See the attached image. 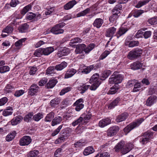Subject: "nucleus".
Instances as JSON below:
<instances>
[{"label":"nucleus","mask_w":157,"mask_h":157,"mask_svg":"<svg viewBox=\"0 0 157 157\" xmlns=\"http://www.w3.org/2000/svg\"><path fill=\"white\" fill-rule=\"evenodd\" d=\"M89 82L90 83H93L90 86V89L91 90H95L101 83L99 74L95 73L93 74L90 78Z\"/></svg>","instance_id":"1"},{"label":"nucleus","mask_w":157,"mask_h":157,"mask_svg":"<svg viewBox=\"0 0 157 157\" xmlns=\"http://www.w3.org/2000/svg\"><path fill=\"white\" fill-rule=\"evenodd\" d=\"M144 120L143 118H141L127 125L124 129V132L125 133V134L126 135L132 130L139 126Z\"/></svg>","instance_id":"2"},{"label":"nucleus","mask_w":157,"mask_h":157,"mask_svg":"<svg viewBox=\"0 0 157 157\" xmlns=\"http://www.w3.org/2000/svg\"><path fill=\"white\" fill-rule=\"evenodd\" d=\"M153 133L148 131L144 133L143 136L140 138L139 141L142 145H145L149 142L153 137Z\"/></svg>","instance_id":"3"},{"label":"nucleus","mask_w":157,"mask_h":157,"mask_svg":"<svg viewBox=\"0 0 157 157\" xmlns=\"http://www.w3.org/2000/svg\"><path fill=\"white\" fill-rule=\"evenodd\" d=\"M142 50L141 48H136L130 51L128 53L127 58L130 60L137 58L142 54Z\"/></svg>","instance_id":"4"},{"label":"nucleus","mask_w":157,"mask_h":157,"mask_svg":"<svg viewBox=\"0 0 157 157\" xmlns=\"http://www.w3.org/2000/svg\"><path fill=\"white\" fill-rule=\"evenodd\" d=\"M124 76L121 74L117 75H112L109 78V82L110 84H115L118 85L121 83L123 80Z\"/></svg>","instance_id":"5"},{"label":"nucleus","mask_w":157,"mask_h":157,"mask_svg":"<svg viewBox=\"0 0 157 157\" xmlns=\"http://www.w3.org/2000/svg\"><path fill=\"white\" fill-rule=\"evenodd\" d=\"M32 142V139L29 136H25L21 138L19 141V144L21 146L28 145Z\"/></svg>","instance_id":"6"},{"label":"nucleus","mask_w":157,"mask_h":157,"mask_svg":"<svg viewBox=\"0 0 157 157\" xmlns=\"http://www.w3.org/2000/svg\"><path fill=\"white\" fill-rule=\"evenodd\" d=\"M84 101L82 98H80L74 103L73 105L75 106V109L77 111H79L84 107Z\"/></svg>","instance_id":"7"},{"label":"nucleus","mask_w":157,"mask_h":157,"mask_svg":"<svg viewBox=\"0 0 157 157\" xmlns=\"http://www.w3.org/2000/svg\"><path fill=\"white\" fill-rule=\"evenodd\" d=\"M119 129V127L117 126H114L110 127L107 131L108 136L111 137L114 136L117 134Z\"/></svg>","instance_id":"8"},{"label":"nucleus","mask_w":157,"mask_h":157,"mask_svg":"<svg viewBox=\"0 0 157 157\" xmlns=\"http://www.w3.org/2000/svg\"><path fill=\"white\" fill-rule=\"evenodd\" d=\"M39 87L36 85L33 84L30 87L28 91L29 94L34 96L39 91Z\"/></svg>","instance_id":"9"},{"label":"nucleus","mask_w":157,"mask_h":157,"mask_svg":"<svg viewBox=\"0 0 157 157\" xmlns=\"http://www.w3.org/2000/svg\"><path fill=\"white\" fill-rule=\"evenodd\" d=\"M116 28L114 27H111L107 29L105 32L106 36L107 37H111L110 40L111 39L116 32Z\"/></svg>","instance_id":"10"},{"label":"nucleus","mask_w":157,"mask_h":157,"mask_svg":"<svg viewBox=\"0 0 157 157\" xmlns=\"http://www.w3.org/2000/svg\"><path fill=\"white\" fill-rule=\"evenodd\" d=\"M13 30V28L10 25L6 26L2 31V33L1 34L2 37H5L8 34L11 33Z\"/></svg>","instance_id":"11"},{"label":"nucleus","mask_w":157,"mask_h":157,"mask_svg":"<svg viewBox=\"0 0 157 157\" xmlns=\"http://www.w3.org/2000/svg\"><path fill=\"white\" fill-rule=\"evenodd\" d=\"M111 119L109 118H104L99 121V126L103 128L111 123Z\"/></svg>","instance_id":"12"},{"label":"nucleus","mask_w":157,"mask_h":157,"mask_svg":"<svg viewBox=\"0 0 157 157\" xmlns=\"http://www.w3.org/2000/svg\"><path fill=\"white\" fill-rule=\"evenodd\" d=\"M5 64L4 61H0V73H3L9 71V67L7 66H4Z\"/></svg>","instance_id":"13"},{"label":"nucleus","mask_w":157,"mask_h":157,"mask_svg":"<svg viewBox=\"0 0 157 157\" xmlns=\"http://www.w3.org/2000/svg\"><path fill=\"white\" fill-rule=\"evenodd\" d=\"M50 31L51 33L56 35L63 33L64 32L63 29H60L57 25L52 27Z\"/></svg>","instance_id":"14"},{"label":"nucleus","mask_w":157,"mask_h":157,"mask_svg":"<svg viewBox=\"0 0 157 157\" xmlns=\"http://www.w3.org/2000/svg\"><path fill=\"white\" fill-rule=\"evenodd\" d=\"M56 12L55 7L53 6H47L45 8L44 12L46 15H51Z\"/></svg>","instance_id":"15"},{"label":"nucleus","mask_w":157,"mask_h":157,"mask_svg":"<svg viewBox=\"0 0 157 157\" xmlns=\"http://www.w3.org/2000/svg\"><path fill=\"white\" fill-rule=\"evenodd\" d=\"M23 119V117L19 115L13 118L10 122L12 125H15L19 124Z\"/></svg>","instance_id":"16"},{"label":"nucleus","mask_w":157,"mask_h":157,"mask_svg":"<svg viewBox=\"0 0 157 157\" xmlns=\"http://www.w3.org/2000/svg\"><path fill=\"white\" fill-rule=\"evenodd\" d=\"M128 30L127 27H120L117 31L115 36L118 38L120 37L124 34Z\"/></svg>","instance_id":"17"},{"label":"nucleus","mask_w":157,"mask_h":157,"mask_svg":"<svg viewBox=\"0 0 157 157\" xmlns=\"http://www.w3.org/2000/svg\"><path fill=\"white\" fill-rule=\"evenodd\" d=\"M76 70L74 68L68 69L65 75L64 78H67L71 77L76 73Z\"/></svg>","instance_id":"18"},{"label":"nucleus","mask_w":157,"mask_h":157,"mask_svg":"<svg viewBox=\"0 0 157 157\" xmlns=\"http://www.w3.org/2000/svg\"><path fill=\"white\" fill-rule=\"evenodd\" d=\"M157 97L155 95L150 96L146 101V104L147 106H151L156 101Z\"/></svg>","instance_id":"19"},{"label":"nucleus","mask_w":157,"mask_h":157,"mask_svg":"<svg viewBox=\"0 0 157 157\" xmlns=\"http://www.w3.org/2000/svg\"><path fill=\"white\" fill-rule=\"evenodd\" d=\"M77 3L75 0H72L67 3L64 6V8L65 10H69L72 8Z\"/></svg>","instance_id":"20"},{"label":"nucleus","mask_w":157,"mask_h":157,"mask_svg":"<svg viewBox=\"0 0 157 157\" xmlns=\"http://www.w3.org/2000/svg\"><path fill=\"white\" fill-rule=\"evenodd\" d=\"M58 81L56 79L51 78L50 79L47 84L46 86L48 88L51 89L54 87L57 83Z\"/></svg>","instance_id":"21"},{"label":"nucleus","mask_w":157,"mask_h":157,"mask_svg":"<svg viewBox=\"0 0 157 157\" xmlns=\"http://www.w3.org/2000/svg\"><path fill=\"white\" fill-rule=\"evenodd\" d=\"M128 117V113H124L118 115L116 119L117 122H120L125 120Z\"/></svg>","instance_id":"22"},{"label":"nucleus","mask_w":157,"mask_h":157,"mask_svg":"<svg viewBox=\"0 0 157 157\" xmlns=\"http://www.w3.org/2000/svg\"><path fill=\"white\" fill-rule=\"evenodd\" d=\"M142 66V64L139 61H136L130 65L131 68L133 70H136L140 69Z\"/></svg>","instance_id":"23"},{"label":"nucleus","mask_w":157,"mask_h":157,"mask_svg":"<svg viewBox=\"0 0 157 157\" xmlns=\"http://www.w3.org/2000/svg\"><path fill=\"white\" fill-rule=\"evenodd\" d=\"M95 46V44L94 43L90 44L86 47L85 45V47L83 48V50L86 53L88 54L94 48Z\"/></svg>","instance_id":"24"},{"label":"nucleus","mask_w":157,"mask_h":157,"mask_svg":"<svg viewBox=\"0 0 157 157\" xmlns=\"http://www.w3.org/2000/svg\"><path fill=\"white\" fill-rule=\"evenodd\" d=\"M16 135L15 131H13L9 133L6 136V140L7 141L10 142L14 139Z\"/></svg>","instance_id":"25"},{"label":"nucleus","mask_w":157,"mask_h":157,"mask_svg":"<svg viewBox=\"0 0 157 157\" xmlns=\"http://www.w3.org/2000/svg\"><path fill=\"white\" fill-rule=\"evenodd\" d=\"M13 109L11 107H8L4 109L2 112V115L4 116H7L12 114Z\"/></svg>","instance_id":"26"},{"label":"nucleus","mask_w":157,"mask_h":157,"mask_svg":"<svg viewBox=\"0 0 157 157\" xmlns=\"http://www.w3.org/2000/svg\"><path fill=\"white\" fill-rule=\"evenodd\" d=\"M103 23V20L100 18H97L94 21L93 25L94 27L98 28H100Z\"/></svg>","instance_id":"27"},{"label":"nucleus","mask_w":157,"mask_h":157,"mask_svg":"<svg viewBox=\"0 0 157 157\" xmlns=\"http://www.w3.org/2000/svg\"><path fill=\"white\" fill-rule=\"evenodd\" d=\"M94 151V149L92 146H89L84 150L83 154L85 155H87L92 153Z\"/></svg>","instance_id":"28"},{"label":"nucleus","mask_w":157,"mask_h":157,"mask_svg":"<svg viewBox=\"0 0 157 157\" xmlns=\"http://www.w3.org/2000/svg\"><path fill=\"white\" fill-rule=\"evenodd\" d=\"M120 101V98H117L108 105V109H110L113 108L115 106L117 105Z\"/></svg>","instance_id":"29"},{"label":"nucleus","mask_w":157,"mask_h":157,"mask_svg":"<svg viewBox=\"0 0 157 157\" xmlns=\"http://www.w3.org/2000/svg\"><path fill=\"white\" fill-rule=\"evenodd\" d=\"M44 117V113L42 112H39L35 114L33 117V119L36 121H39Z\"/></svg>","instance_id":"30"},{"label":"nucleus","mask_w":157,"mask_h":157,"mask_svg":"<svg viewBox=\"0 0 157 157\" xmlns=\"http://www.w3.org/2000/svg\"><path fill=\"white\" fill-rule=\"evenodd\" d=\"M69 53V49L64 47L58 53V55L59 57H61L63 56L67 55Z\"/></svg>","instance_id":"31"},{"label":"nucleus","mask_w":157,"mask_h":157,"mask_svg":"<svg viewBox=\"0 0 157 157\" xmlns=\"http://www.w3.org/2000/svg\"><path fill=\"white\" fill-rule=\"evenodd\" d=\"M55 67L51 66L48 67L47 69L46 74L48 75L53 76L56 73L55 70Z\"/></svg>","instance_id":"32"},{"label":"nucleus","mask_w":157,"mask_h":157,"mask_svg":"<svg viewBox=\"0 0 157 157\" xmlns=\"http://www.w3.org/2000/svg\"><path fill=\"white\" fill-rule=\"evenodd\" d=\"M119 88L118 85L115 84L108 91V94H113L116 93L119 90Z\"/></svg>","instance_id":"33"},{"label":"nucleus","mask_w":157,"mask_h":157,"mask_svg":"<svg viewBox=\"0 0 157 157\" xmlns=\"http://www.w3.org/2000/svg\"><path fill=\"white\" fill-rule=\"evenodd\" d=\"M42 49L43 52V55L46 56L49 55L54 51V48L51 47Z\"/></svg>","instance_id":"34"},{"label":"nucleus","mask_w":157,"mask_h":157,"mask_svg":"<svg viewBox=\"0 0 157 157\" xmlns=\"http://www.w3.org/2000/svg\"><path fill=\"white\" fill-rule=\"evenodd\" d=\"M67 63L65 62H63L60 64L57 65L55 67V69L57 71H61L66 67Z\"/></svg>","instance_id":"35"},{"label":"nucleus","mask_w":157,"mask_h":157,"mask_svg":"<svg viewBox=\"0 0 157 157\" xmlns=\"http://www.w3.org/2000/svg\"><path fill=\"white\" fill-rule=\"evenodd\" d=\"M62 118L60 116L56 117L52 121L51 125L52 126H54L59 124L62 121Z\"/></svg>","instance_id":"36"},{"label":"nucleus","mask_w":157,"mask_h":157,"mask_svg":"<svg viewBox=\"0 0 157 157\" xmlns=\"http://www.w3.org/2000/svg\"><path fill=\"white\" fill-rule=\"evenodd\" d=\"M90 86L89 85L82 84L78 87V90L80 91L81 94L84 93Z\"/></svg>","instance_id":"37"},{"label":"nucleus","mask_w":157,"mask_h":157,"mask_svg":"<svg viewBox=\"0 0 157 157\" xmlns=\"http://www.w3.org/2000/svg\"><path fill=\"white\" fill-rule=\"evenodd\" d=\"M124 145V141H121L118 143L114 148L115 151L116 152L119 151L120 150H121L122 149Z\"/></svg>","instance_id":"38"},{"label":"nucleus","mask_w":157,"mask_h":157,"mask_svg":"<svg viewBox=\"0 0 157 157\" xmlns=\"http://www.w3.org/2000/svg\"><path fill=\"white\" fill-rule=\"evenodd\" d=\"M122 6L120 4L117 5L113 10V13L119 14L121 11Z\"/></svg>","instance_id":"39"},{"label":"nucleus","mask_w":157,"mask_h":157,"mask_svg":"<svg viewBox=\"0 0 157 157\" xmlns=\"http://www.w3.org/2000/svg\"><path fill=\"white\" fill-rule=\"evenodd\" d=\"M55 114L53 112H51L47 114L44 118L46 122H51L54 117Z\"/></svg>","instance_id":"40"},{"label":"nucleus","mask_w":157,"mask_h":157,"mask_svg":"<svg viewBox=\"0 0 157 157\" xmlns=\"http://www.w3.org/2000/svg\"><path fill=\"white\" fill-rule=\"evenodd\" d=\"M29 27V25L27 23H25L22 25L19 28V31L21 33L25 32Z\"/></svg>","instance_id":"41"},{"label":"nucleus","mask_w":157,"mask_h":157,"mask_svg":"<svg viewBox=\"0 0 157 157\" xmlns=\"http://www.w3.org/2000/svg\"><path fill=\"white\" fill-rule=\"evenodd\" d=\"M32 6L31 4H29L24 7L21 10V13L23 15H24L26 13L31 10Z\"/></svg>","instance_id":"42"},{"label":"nucleus","mask_w":157,"mask_h":157,"mask_svg":"<svg viewBox=\"0 0 157 157\" xmlns=\"http://www.w3.org/2000/svg\"><path fill=\"white\" fill-rule=\"evenodd\" d=\"M86 143L83 140H80L75 143L74 145L76 148L81 147L85 145Z\"/></svg>","instance_id":"43"},{"label":"nucleus","mask_w":157,"mask_h":157,"mask_svg":"<svg viewBox=\"0 0 157 157\" xmlns=\"http://www.w3.org/2000/svg\"><path fill=\"white\" fill-rule=\"evenodd\" d=\"M90 9L89 8H87L86 10L81 11L77 14L78 17H79L81 16H83L86 15L87 14L90 13Z\"/></svg>","instance_id":"44"},{"label":"nucleus","mask_w":157,"mask_h":157,"mask_svg":"<svg viewBox=\"0 0 157 157\" xmlns=\"http://www.w3.org/2000/svg\"><path fill=\"white\" fill-rule=\"evenodd\" d=\"M134 88L133 89L132 91L134 92H136L139 91L141 88V86L140 83L138 81L136 82L134 85Z\"/></svg>","instance_id":"45"},{"label":"nucleus","mask_w":157,"mask_h":157,"mask_svg":"<svg viewBox=\"0 0 157 157\" xmlns=\"http://www.w3.org/2000/svg\"><path fill=\"white\" fill-rule=\"evenodd\" d=\"M125 44L126 45H128L129 47H133L137 46L139 43L138 41L134 40L131 41L127 43L126 40Z\"/></svg>","instance_id":"46"},{"label":"nucleus","mask_w":157,"mask_h":157,"mask_svg":"<svg viewBox=\"0 0 157 157\" xmlns=\"http://www.w3.org/2000/svg\"><path fill=\"white\" fill-rule=\"evenodd\" d=\"M38 151L36 150L30 151L28 154V157H37L39 154Z\"/></svg>","instance_id":"47"},{"label":"nucleus","mask_w":157,"mask_h":157,"mask_svg":"<svg viewBox=\"0 0 157 157\" xmlns=\"http://www.w3.org/2000/svg\"><path fill=\"white\" fill-rule=\"evenodd\" d=\"M94 68L93 65H91L89 67H87L86 68L83 69L81 72L82 73L84 74H87L90 72Z\"/></svg>","instance_id":"48"},{"label":"nucleus","mask_w":157,"mask_h":157,"mask_svg":"<svg viewBox=\"0 0 157 157\" xmlns=\"http://www.w3.org/2000/svg\"><path fill=\"white\" fill-rule=\"evenodd\" d=\"M149 0H142L139 1L136 7L137 8H140L142 6L146 5L149 2Z\"/></svg>","instance_id":"49"},{"label":"nucleus","mask_w":157,"mask_h":157,"mask_svg":"<svg viewBox=\"0 0 157 157\" xmlns=\"http://www.w3.org/2000/svg\"><path fill=\"white\" fill-rule=\"evenodd\" d=\"M85 44H80L78 46L76 47L75 52L76 54L80 53L83 50V48L85 47Z\"/></svg>","instance_id":"50"},{"label":"nucleus","mask_w":157,"mask_h":157,"mask_svg":"<svg viewBox=\"0 0 157 157\" xmlns=\"http://www.w3.org/2000/svg\"><path fill=\"white\" fill-rule=\"evenodd\" d=\"M35 56L40 57L43 55V52L42 48H39L36 50L34 53Z\"/></svg>","instance_id":"51"},{"label":"nucleus","mask_w":157,"mask_h":157,"mask_svg":"<svg viewBox=\"0 0 157 157\" xmlns=\"http://www.w3.org/2000/svg\"><path fill=\"white\" fill-rule=\"evenodd\" d=\"M60 100L58 98H56L52 99L50 102V105L52 107H54L56 105L59 104Z\"/></svg>","instance_id":"52"},{"label":"nucleus","mask_w":157,"mask_h":157,"mask_svg":"<svg viewBox=\"0 0 157 157\" xmlns=\"http://www.w3.org/2000/svg\"><path fill=\"white\" fill-rule=\"evenodd\" d=\"M33 116V113H30L25 115L24 117V120L26 122H28L31 121L32 117Z\"/></svg>","instance_id":"53"},{"label":"nucleus","mask_w":157,"mask_h":157,"mask_svg":"<svg viewBox=\"0 0 157 157\" xmlns=\"http://www.w3.org/2000/svg\"><path fill=\"white\" fill-rule=\"evenodd\" d=\"M72 88L71 86H68L63 89L60 92L59 94L60 95H63L71 90Z\"/></svg>","instance_id":"54"},{"label":"nucleus","mask_w":157,"mask_h":157,"mask_svg":"<svg viewBox=\"0 0 157 157\" xmlns=\"http://www.w3.org/2000/svg\"><path fill=\"white\" fill-rule=\"evenodd\" d=\"M81 41L82 40L80 38L78 37H76L71 40L69 45L71 46H73V44L81 42Z\"/></svg>","instance_id":"55"},{"label":"nucleus","mask_w":157,"mask_h":157,"mask_svg":"<svg viewBox=\"0 0 157 157\" xmlns=\"http://www.w3.org/2000/svg\"><path fill=\"white\" fill-rule=\"evenodd\" d=\"M119 14L118 13H113L112 15H111L109 18L110 21L111 22H113L116 20L119 17Z\"/></svg>","instance_id":"56"},{"label":"nucleus","mask_w":157,"mask_h":157,"mask_svg":"<svg viewBox=\"0 0 157 157\" xmlns=\"http://www.w3.org/2000/svg\"><path fill=\"white\" fill-rule=\"evenodd\" d=\"M149 24L151 25H155L157 24V17L151 18L148 20Z\"/></svg>","instance_id":"57"},{"label":"nucleus","mask_w":157,"mask_h":157,"mask_svg":"<svg viewBox=\"0 0 157 157\" xmlns=\"http://www.w3.org/2000/svg\"><path fill=\"white\" fill-rule=\"evenodd\" d=\"M144 13V11L142 10H138L135 11L133 16L135 17H138Z\"/></svg>","instance_id":"58"},{"label":"nucleus","mask_w":157,"mask_h":157,"mask_svg":"<svg viewBox=\"0 0 157 157\" xmlns=\"http://www.w3.org/2000/svg\"><path fill=\"white\" fill-rule=\"evenodd\" d=\"M94 157H110V155L107 152H104L102 153H98Z\"/></svg>","instance_id":"59"},{"label":"nucleus","mask_w":157,"mask_h":157,"mask_svg":"<svg viewBox=\"0 0 157 157\" xmlns=\"http://www.w3.org/2000/svg\"><path fill=\"white\" fill-rule=\"evenodd\" d=\"M25 92V90H17L14 94V95L16 97H19L23 95Z\"/></svg>","instance_id":"60"},{"label":"nucleus","mask_w":157,"mask_h":157,"mask_svg":"<svg viewBox=\"0 0 157 157\" xmlns=\"http://www.w3.org/2000/svg\"><path fill=\"white\" fill-rule=\"evenodd\" d=\"M137 80L133 79L129 80L127 83L126 86L128 87H130L134 86Z\"/></svg>","instance_id":"61"},{"label":"nucleus","mask_w":157,"mask_h":157,"mask_svg":"<svg viewBox=\"0 0 157 157\" xmlns=\"http://www.w3.org/2000/svg\"><path fill=\"white\" fill-rule=\"evenodd\" d=\"M36 15L32 12L28 13L26 15V18L29 20H31L34 18Z\"/></svg>","instance_id":"62"},{"label":"nucleus","mask_w":157,"mask_h":157,"mask_svg":"<svg viewBox=\"0 0 157 157\" xmlns=\"http://www.w3.org/2000/svg\"><path fill=\"white\" fill-rule=\"evenodd\" d=\"M83 121V119L82 117H80L79 118L76 120L74 121L72 124V126H75L76 125L79 124V123L82 122Z\"/></svg>","instance_id":"63"},{"label":"nucleus","mask_w":157,"mask_h":157,"mask_svg":"<svg viewBox=\"0 0 157 157\" xmlns=\"http://www.w3.org/2000/svg\"><path fill=\"white\" fill-rule=\"evenodd\" d=\"M110 52L108 51H105L100 56L99 59L100 60H103L107 56L109 55Z\"/></svg>","instance_id":"64"}]
</instances>
